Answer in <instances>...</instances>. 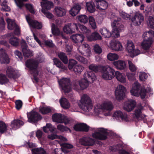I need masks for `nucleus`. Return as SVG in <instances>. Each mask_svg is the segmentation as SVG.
<instances>
[{
  "label": "nucleus",
  "mask_w": 154,
  "mask_h": 154,
  "mask_svg": "<svg viewBox=\"0 0 154 154\" xmlns=\"http://www.w3.org/2000/svg\"><path fill=\"white\" fill-rule=\"evenodd\" d=\"M84 78L82 79L79 82V85L74 84V88L77 91H79L80 89L83 90L87 88L89 85V82L86 79L87 78L89 81L93 82L96 79V77L95 74L92 72L87 71L84 75Z\"/></svg>",
  "instance_id": "obj_3"
},
{
  "label": "nucleus",
  "mask_w": 154,
  "mask_h": 154,
  "mask_svg": "<svg viewBox=\"0 0 154 154\" xmlns=\"http://www.w3.org/2000/svg\"><path fill=\"white\" fill-rule=\"evenodd\" d=\"M147 23L148 25L150 28L154 29V17H149L148 19Z\"/></svg>",
  "instance_id": "obj_58"
},
{
  "label": "nucleus",
  "mask_w": 154,
  "mask_h": 154,
  "mask_svg": "<svg viewBox=\"0 0 154 154\" xmlns=\"http://www.w3.org/2000/svg\"><path fill=\"white\" fill-rule=\"evenodd\" d=\"M154 36V32L153 31L149 30L144 32L143 35V40L147 39L148 38H153Z\"/></svg>",
  "instance_id": "obj_46"
},
{
  "label": "nucleus",
  "mask_w": 154,
  "mask_h": 154,
  "mask_svg": "<svg viewBox=\"0 0 154 154\" xmlns=\"http://www.w3.org/2000/svg\"><path fill=\"white\" fill-rule=\"evenodd\" d=\"M53 60L54 64L57 67L61 69L62 71H64L67 69V67L65 66L58 59L55 58Z\"/></svg>",
  "instance_id": "obj_36"
},
{
  "label": "nucleus",
  "mask_w": 154,
  "mask_h": 154,
  "mask_svg": "<svg viewBox=\"0 0 154 154\" xmlns=\"http://www.w3.org/2000/svg\"><path fill=\"white\" fill-rule=\"evenodd\" d=\"M80 107L85 112H89V115L96 116L100 114L102 111H109L104 114L105 116H110L111 115L109 111L113 108V105L110 101H105L102 103L97 104L94 106L93 112H90L93 107L92 100L90 97L86 94H83L81 96L79 104Z\"/></svg>",
  "instance_id": "obj_1"
},
{
  "label": "nucleus",
  "mask_w": 154,
  "mask_h": 154,
  "mask_svg": "<svg viewBox=\"0 0 154 154\" xmlns=\"http://www.w3.org/2000/svg\"><path fill=\"white\" fill-rule=\"evenodd\" d=\"M54 12L56 15L60 17L64 16L66 13V10L60 7H55L54 9Z\"/></svg>",
  "instance_id": "obj_30"
},
{
  "label": "nucleus",
  "mask_w": 154,
  "mask_h": 154,
  "mask_svg": "<svg viewBox=\"0 0 154 154\" xmlns=\"http://www.w3.org/2000/svg\"><path fill=\"white\" fill-rule=\"evenodd\" d=\"M32 150V154H46L44 149L41 147L35 148Z\"/></svg>",
  "instance_id": "obj_47"
},
{
  "label": "nucleus",
  "mask_w": 154,
  "mask_h": 154,
  "mask_svg": "<svg viewBox=\"0 0 154 154\" xmlns=\"http://www.w3.org/2000/svg\"><path fill=\"white\" fill-rule=\"evenodd\" d=\"M76 20L79 22L83 24H86L88 22V17L85 15H80L76 17Z\"/></svg>",
  "instance_id": "obj_41"
},
{
  "label": "nucleus",
  "mask_w": 154,
  "mask_h": 154,
  "mask_svg": "<svg viewBox=\"0 0 154 154\" xmlns=\"http://www.w3.org/2000/svg\"><path fill=\"white\" fill-rule=\"evenodd\" d=\"M89 23L91 27L94 29H96L97 26L94 18L92 16H90L88 18Z\"/></svg>",
  "instance_id": "obj_56"
},
{
  "label": "nucleus",
  "mask_w": 154,
  "mask_h": 154,
  "mask_svg": "<svg viewBox=\"0 0 154 154\" xmlns=\"http://www.w3.org/2000/svg\"><path fill=\"white\" fill-rule=\"evenodd\" d=\"M97 8L100 10H105L107 8V3L104 0H98L96 1Z\"/></svg>",
  "instance_id": "obj_31"
},
{
  "label": "nucleus",
  "mask_w": 154,
  "mask_h": 154,
  "mask_svg": "<svg viewBox=\"0 0 154 154\" xmlns=\"http://www.w3.org/2000/svg\"><path fill=\"white\" fill-rule=\"evenodd\" d=\"M61 106L64 109H68L70 107V104L68 100L65 98H62L60 100Z\"/></svg>",
  "instance_id": "obj_34"
},
{
  "label": "nucleus",
  "mask_w": 154,
  "mask_h": 154,
  "mask_svg": "<svg viewBox=\"0 0 154 154\" xmlns=\"http://www.w3.org/2000/svg\"><path fill=\"white\" fill-rule=\"evenodd\" d=\"M75 57L76 59L80 62L85 64L88 63V60L83 57L76 55Z\"/></svg>",
  "instance_id": "obj_59"
},
{
  "label": "nucleus",
  "mask_w": 154,
  "mask_h": 154,
  "mask_svg": "<svg viewBox=\"0 0 154 154\" xmlns=\"http://www.w3.org/2000/svg\"><path fill=\"white\" fill-rule=\"evenodd\" d=\"M112 64L118 69L123 70L126 67V64L125 61L122 60H119L113 62Z\"/></svg>",
  "instance_id": "obj_28"
},
{
  "label": "nucleus",
  "mask_w": 154,
  "mask_h": 154,
  "mask_svg": "<svg viewBox=\"0 0 154 154\" xmlns=\"http://www.w3.org/2000/svg\"><path fill=\"white\" fill-rule=\"evenodd\" d=\"M126 49L131 57H133L142 53L138 49H134V45L131 40L128 41Z\"/></svg>",
  "instance_id": "obj_9"
},
{
  "label": "nucleus",
  "mask_w": 154,
  "mask_h": 154,
  "mask_svg": "<svg viewBox=\"0 0 154 154\" xmlns=\"http://www.w3.org/2000/svg\"><path fill=\"white\" fill-rule=\"evenodd\" d=\"M101 77L106 81L110 80L115 76V70L108 65L102 66L101 69Z\"/></svg>",
  "instance_id": "obj_5"
},
{
  "label": "nucleus",
  "mask_w": 154,
  "mask_h": 154,
  "mask_svg": "<svg viewBox=\"0 0 154 154\" xmlns=\"http://www.w3.org/2000/svg\"><path fill=\"white\" fill-rule=\"evenodd\" d=\"M86 7L88 11L90 13L94 12L95 8L94 3L92 2H88L86 3Z\"/></svg>",
  "instance_id": "obj_42"
},
{
  "label": "nucleus",
  "mask_w": 154,
  "mask_h": 154,
  "mask_svg": "<svg viewBox=\"0 0 154 154\" xmlns=\"http://www.w3.org/2000/svg\"><path fill=\"white\" fill-rule=\"evenodd\" d=\"M22 51L25 57H28L32 55V52L27 47L22 46Z\"/></svg>",
  "instance_id": "obj_40"
},
{
  "label": "nucleus",
  "mask_w": 154,
  "mask_h": 154,
  "mask_svg": "<svg viewBox=\"0 0 154 154\" xmlns=\"http://www.w3.org/2000/svg\"><path fill=\"white\" fill-rule=\"evenodd\" d=\"M136 103L133 100L129 99L126 100L124 105V109L128 112L132 110L136 106Z\"/></svg>",
  "instance_id": "obj_17"
},
{
  "label": "nucleus",
  "mask_w": 154,
  "mask_h": 154,
  "mask_svg": "<svg viewBox=\"0 0 154 154\" xmlns=\"http://www.w3.org/2000/svg\"><path fill=\"white\" fill-rule=\"evenodd\" d=\"M56 128L50 123H47L46 125L43 127V129L44 132L48 133L49 131L52 133L54 131Z\"/></svg>",
  "instance_id": "obj_38"
},
{
  "label": "nucleus",
  "mask_w": 154,
  "mask_h": 154,
  "mask_svg": "<svg viewBox=\"0 0 154 154\" xmlns=\"http://www.w3.org/2000/svg\"><path fill=\"white\" fill-rule=\"evenodd\" d=\"M24 123L23 121L17 119H14L11 122V126L13 130H16L23 125Z\"/></svg>",
  "instance_id": "obj_29"
},
{
  "label": "nucleus",
  "mask_w": 154,
  "mask_h": 154,
  "mask_svg": "<svg viewBox=\"0 0 154 154\" xmlns=\"http://www.w3.org/2000/svg\"><path fill=\"white\" fill-rule=\"evenodd\" d=\"M84 69V67L82 65L78 64L73 67V71L76 74L79 75L81 73Z\"/></svg>",
  "instance_id": "obj_45"
},
{
  "label": "nucleus",
  "mask_w": 154,
  "mask_h": 154,
  "mask_svg": "<svg viewBox=\"0 0 154 154\" xmlns=\"http://www.w3.org/2000/svg\"><path fill=\"white\" fill-rule=\"evenodd\" d=\"M147 91L149 95H151L153 94V92L150 88H148L146 90L141 86L140 84L136 82L132 85L130 92L132 95L137 97L140 96L142 99H143L146 95Z\"/></svg>",
  "instance_id": "obj_4"
},
{
  "label": "nucleus",
  "mask_w": 154,
  "mask_h": 154,
  "mask_svg": "<svg viewBox=\"0 0 154 154\" xmlns=\"http://www.w3.org/2000/svg\"><path fill=\"white\" fill-rule=\"evenodd\" d=\"M53 121L57 123H64L65 125L68 124L69 122V119L60 114H55L53 115Z\"/></svg>",
  "instance_id": "obj_13"
},
{
  "label": "nucleus",
  "mask_w": 154,
  "mask_h": 154,
  "mask_svg": "<svg viewBox=\"0 0 154 154\" xmlns=\"http://www.w3.org/2000/svg\"><path fill=\"white\" fill-rule=\"evenodd\" d=\"M51 30L52 34L54 35H59L60 34L59 29L57 28L54 23L51 25Z\"/></svg>",
  "instance_id": "obj_54"
},
{
  "label": "nucleus",
  "mask_w": 154,
  "mask_h": 154,
  "mask_svg": "<svg viewBox=\"0 0 154 154\" xmlns=\"http://www.w3.org/2000/svg\"><path fill=\"white\" fill-rule=\"evenodd\" d=\"M26 20L31 28L32 27L33 28L39 29L42 28V24L41 23L36 21L32 20L30 18L28 15L26 16Z\"/></svg>",
  "instance_id": "obj_20"
},
{
  "label": "nucleus",
  "mask_w": 154,
  "mask_h": 154,
  "mask_svg": "<svg viewBox=\"0 0 154 154\" xmlns=\"http://www.w3.org/2000/svg\"><path fill=\"white\" fill-rule=\"evenodd\" d=\"M94 132L92 135L93 137L100 140H104L107 138V132L106 130L103 128H92Z\"/></svg>",
  "instance_id": "obj_7"
},
{
  "label": "nucleus",
  "mask_w": 154,
  "mask_h": 154,
  "mask_svg": "<svg viewBox=\"0 0 154 154\" xmlns=\"http://www.w3.org/2000/svg\"><path fill=\"white\" fill-rule=\"evenodd\" d=\"M143 109V107L140 106L134 110L132 114V117L136 121H139L144 119L146 116L142 113Z\"/></svg>",
  "instance_id": "obj_10"
},
{
  "label": "nucleus",
  "mask_w": 154,
  "mask_h": 154,
  "mask_svg": "<svg viewBox=\"0 0 154 154\" xmlns=\"http://www.w3.org/2000/svg\"><path fill=\"white\" fill-rule=\"evenodd\" d=\"M117 80L122 83H125L126 82V76L125 74L119 71H115V76Z\"/></svg>",
  "instance_id": "obj_33"
},
{
  "label": "nucleus",
  "mask_w": 154,
  "mask_h": 154,
  "mask_svg": "<svg viewBox=\"0 0 154 154\" xmlns=\"http://www.w3.org/2000/svg\"><path fill=\"white\" fill-rule=\"evenodd\" d=\"M28 121L29 122H34L41 119V116L38 112L33 110L27 113Z\"/></svg>",
  "instance_id": "obj_15"
},
{
  "label": "nucleus",
  "mask_w": 154,
  "mask_h": 154,
  "mask_svg": "<svg viewBox=\"0 0 154 154\" xmlns=\"http://www.w3.org/2000/svg\"><path fill=\"white\" fill-rule=\"evenodd\" d=\"M58 56L60 59L64 63L66 64L68 63V58L65 53L60 52L58 54Z\"/></svg>",
  "instance_id": "obj_48"
},
{
  "label": "nucleus",
  "mask_w": 154,
  "mask_h": 154,
  "mask_svg": "<svg viewBox=\"0 0 154 154\" xmlns=\"http://www.w3.org/2000/svg\"><path fill=\"white\" fill-rule=\"evenodd\" d=\"M51 109L49 107H44L40 109V112L42 114H46L50 112Z\"/></svg>",
  "instance_id": "obj_62"
},
{
  "label": "nucleus",
  "mask_w": 154,
  "mask_h": 154,
  "mask_svg": "<svg viewBox=\"0 0 154 154\" xmlns=\"http://www.w3.org/2000/svg\"><path fill=\"white\" fill-rule=\"evenodd\" d=\"M92 38H89L90 40H94L97 39L100 40L102 38L100 34L96 32H94L92 33Z\"/></svg>",
  "instance_id": "obj_61"
},
{
  "label": "nucleus",
  "mask_w": 154,
  "mask_h": 154,
  "mask_svg": "<svg viewBox=\"0 0 154 154\" xmlns=\"http://www.w3.org/2000/svg\"><path fill=\"white\" fill-rule=\"evenodd\" d=\"M74 129L77 131L87 132L89 130V127L84 123H77L74 126Z\"/></svg>",
  "instance_id": "obj_26"
},
{
  "label": "nucleus",
  "mask_w": 154,
  "mask_h": 154,
  "mask_svg": "<svg viewBox=\"0 0 154 154\" xmlns=\"http://www.w3.org/2000/svg\"><path fill=\"white\" fill-rule=\"evenodd\" d=\"M41 7H42V11L47 17L49 19H51L53 18V15L51 13L48 12L46 10H44V6L42 4V3H41Z\"/></svg>",
  "instance_id": "obj_52"
},
{
  "label": "nucleus",
  "mask_w": 154,
  "mask_h": 154,
  "mask_svg": "<svg viewBox=\"0 0 154 154\" xmlns=\"http://www.w3.org/2000/svg\"><path fill=\"white\" fill-rule=\"evenodd\" d=\"M58 82L60 89L62 92L66 93L71 91V81L69 78H63Z\"/></svg>",
  "instance_id": "obj_8"
},
{
  "label": "nucleus",
  "mask_w": 154,
  "mask_h": 154,
  "mask_svg": "<svg viewBox=\"0 0 154 154\" xmlns=\"http://www.w3.org/2000/svg\"><path fill=\"white\" fill-rule=\"evenodd\" d=\"M7 129V126L5 123L0 122V132L1 133H4Z\"/></svg>",
  "instance_id": "obj_64"
},
{
  "label": "nucleus",
  "mask_w": 154,
  "mask_h": 154,
  "mask_svg": "<svg viewBox=\"0 0 154 154\" xmlns=\"http://www.w3.org/2000/svg\"><path fill=\"white\" fill-rule=\"evenodd\" d=\"M77 25L78 28V29L79 27V28L81 32L83 33L88 34L90 32L91 30L82 24H81L79 23H77Z\"/></svg>",
  "instance_id": "obj_44"
},
{
  "label": "nucleus",
  "mask_w": 154,
  "mask_h": 154,
  "mask_svg": "<svg viewBox=\"0 0 154 154\" xmlns=\"http://www.w3.org/2000/svg\"><path fill=\"white\" fill-rule=\"evenodd\" d=\"M18 73L17 70L11 66L8 67L6 71V75L9 78H15L17 77Z\"/></svg>",
  "instance_id": "obj_21"
},
{
  "label": "nucleus",
  "mask_w": 154,
  "mask_h": 154,
  "mask_svg": "<svg viewBox=\"0 0 154 154\" xmlns=\"http://www.w3.org/2000/svg\"><path fill=\"white\" fill-rule=\"evenodd\" d=\"M100 32L101 35L105 38H109L112 36L114 37L112 34L106 28L101 29L100 30Z\"/></svg>",
  "instance_id": "obj_37"
},
{
  "label": "nucleus",
  "mask_w": 154,
  "mask_h": 154,
  "mask_svg": "<svg viewBox=\"0 0 154 154\" xmlns=\"http://www.w3.org/2000/svg\"><path fill=\"white\" fill-rule=\"evenodd\" d=\"M77 50L79 53L82 54H85L88 57H90L91 54L90 48L88 44L84 43L81 45Z\"/></svg>",
  "instance_id": "obj_16"
},
{
  "label": "nucleus",
  "mask_w": 154,
  "mask_h": 154,
  "mask_svg": "<svg viewBox=\"0 0 154 154\" xmlns=\"http://www.w3.org/2000/svg\"><path fill=\"white\" fill-rule=\"evenodd\" d=\"M1 5L2 7L1 9L2 11H10V8L7 5V3L6 1H4Z\"/></svg>",
  "instance_id": "obj_57"
},
{
  "label": "nucleus",
  "mask_w": 154,
  "mask_h": 154,
  "mask_svg": "<svg viewBox=\"0 0 154 154\" xmlns=\"http://www.w3.org/2000/svg\"><path fill=\"white\" fill-rule=\"evenodd\" d=\"M77 62L73 59L69 60L68 65V68L70 70H72L77 64Z\"/></svg>",
  "instance_id": "obj_60"
},
{
  "label": "nucleus",
  "mask_w": 154,
  "mask_h": 154,
  "mask_svg": "<svg viewBox=\"0 0 154 154\" xmlns=\"http://www.w3.org/2000/svg\"><path fill=\"white\" fill-rule=\"evenodd\" d=\"M57 128L61 132H69L70 133L71 132V130L69 128L66 127L61 124H59L57 125Z\"/></svg>",
  "instance_id": "obj_50"
},
{
  "label": "nucleus",
  "mask_w": 154,
  "mask_h": 154,
  "mask_svg": "<svg viewBox=\"0 0 154 154\" xmlns=\"http://www.w3.org/2000/svg\"><path fill=\"white\" fill-rule=\"evenodd\" d=\"M80 143L85 146H92L94 143V141L93 139L89 137H84L79 140Z\"/></svg>",
  "instance_id": "obj_22"
},
{
  "label": "nucleus",
  "mask_w": 154,
  "mask_h": 154,
  "mask_svg": "<svg viewBox=\"0 0 154 154\" xmlns=\"http://www.w3.org/2000/svg\"><path fill=\"white\" fill-rule=\"evenodd\" d=\"M44 60L42 54L40 53L37 55L36 60H28L26 62V66L29 69L31 73L36 82L38 81V78L40 76L39 71L37 68L39 62H42Z\"/></svg>",
  "instance_id": "obj_2"
},
{
  "label": "nucleus",
  "mask_w": 154,
  "mask_h": 154,
  "mask_svg": "<svg viewBox=\"0 0 154 154\" xmlns=\"http://www.w3.org/2000/svg\"><path fill=\"white\" fill-rule=\"evenodd\" d=\"M8 81V79L5 75L0 74V84H3Z\"/></svg>",
  "instance_id": "obj_63"
},
{
  "label": "nucleus",
  "mask_w": 154,
  "mask_h": 154,
  "mask_svg": "<svg viewBox=\"0 0 154 154\" xmlns=\"http://www.w3.org/2000/svg\"><path fill=\"white\" fill-rule=\"evenodd\" d=\"M42 2H41L42 3V4L44 6V10H49L53 7V3L48 0H42Z\"/></svg>",
  "instance_id": "obj_39"
},
{
  "label": "nucleus",
  "mask_w": 154,
  "mask_h": 154,
  "mask_svg": "<svg viewBox=\"0 0 154 154\" xmlns=\"http://www.w3.org/2000/svg\"><path fill=\"white\" fill-rule=\"evenodd\" d=\"M132 24L137 26L139 25L144 20V18L141 14L136 13L134 17L132 19Z\"/></svg>",
  "instance_id": "obj_23"
},
{
  "label": "nucleus",
  "mask_w": 154,
  "mask_h": 154,
  "mask_svg": "<svg viewBox=\"0 0 154 154\" xmlns=\"http://www.w3.org/2000/svg\"><path fill=\"white\" fill-rule=\"evenodd\" d=\"M62 151L66 153L68 152L66 149H72L73 147V145L71 144L64 143L60 145Z\"/></svg>",
  "instance_id": "obj_43"
},
{
  "label": "nucleus",
  "mask_w": 154,
  "mask_h": 154,
  "mask_svg": "<svg viewBox=\"0 0 154 154\" xmlns=\"http://www.w3.org/2000/svg\"><path fill=\"white\" fill-rule=\"evenodd\" d=\"M112 34L114 38L119 36V32L123 30L124 26L122 24L121 19L116 17H115L114 21L111 23Z\"/></svg>",
  "instance_id": "obj_6"
},
{
  "label": "nucleus",
  "mask_w": 154,
  "mask_h": 154,
  "mask_svg": "<svg viewBox=\"0 0 154 154\" xmlns=\"http://www.w3.org/2000/svg\"><path fill=\"white\" fill-rule=\"evenodd\" d=\"M153 42V38H148L147 39H144L141 43V47L144 49L147 50L149 48Z\"/></svg>",
  "instance_id": "obj_27"
},
{
  "label": "nucleus",
  "mask_w": 154,
  "mask_h": 154,
  "mask_svg": "<svg viewBox=\"0 0 154 154\" xmlns=\"http://www.w3.org/2000/svg\"><path fill=\"white\" fill-rule=\"evenodd\" d=\"M70 38L74 43H79L84 40V37L82 34H76L72 35Z\"/></svg>",
  "instance_id": "obj_25"
},
{
  "label": "nucleus",
  "mask_w": 154,
  "mask_h": 154,
  "mask_svg": "<svg viewBox=\"0 0 154 154\" xmlns=\"http://www.w3.org/2000/svg\"><path fill=\"white\" fill-rule=\"evenodd\" d=\"M81 8V7L79 4H75L69 10V14L72 16H75L79 13Z\"/></svg>",
  "instance_id": "obj_32"
},
{
  "label": "nucleus",
  "mask_w": 154,
  "mask_h": 154,
  "mask_svg": "<svg viewBox=\"0 0 154 154\" xmlns=\"http://www.w3.org/2000/svg\"><path fill=\"white\" fill-rule=\"evenodd\" d=\"M102 66L100 65H96L94 64H92L89 66V68L94 72H97L98 71L100 68H101Z\"/></svg>",
  "instance_id": "obj_55"
},
{
  "label": "nucleus",
  "mask_w": 154,
  "mask_h": 154,
  "mask_svg": "<svg viewBox=\"0 0 154 154\" xmlns=\"http://www.w3.org/2000/svg\"><path fill=\"white\" fill-rule=\"evenodd\" d=\"M77 23H69L65 25L63 28V31L67 34H71L79 30Z\"/></svg>",
  "instance_id": "obj_14"
},
{
  "label": "nucleus",
  "mask_w": 154,
  "mask_h": 154,
  "mask_svg": "<svg viewBox=\"0 0 154 154\" xmlns=\"http://www.w3.org/2000/svg\"><path fill=\"white\" fill-rule=\"evenodd\" d=\"M128 62L129 68L130 71L133 72H136L137 69V66L130 60H128Z\"/></svg>",
  "instance_id": "obj_49"
},
{
  "label": "nucleus",
  "mask_w": 154,
  "mask_h": 154,
  "mask_svg": "<svg viewBox=\"0 0 154 154\" xmlns=\"http://www.w3.org/2000/svg\"><path fill=\"white\" fill-rule=\"evenodd\" d=\"M10 61L8 56L6 53L5 50L2 48L0 49V63H8Z\"/></svg>",
  "instance_id": "obj_24"
},
{
  "label": "nucleus",
  "mask_w": 154,
  "mask_h": 154,
  "mask_svg": "<svg viewBox=\"0 0 154 154\" xmlns=\"http://www.w3.org/2000/svg\"><path fill=\"white\" fill-rule=\"evenodd\" d=\"M107 58L110 61L117 60L119 58V56L116 54L109 53L107 55Z\"/></svg>",
  "instance_id": "obj_53"
},
{
  "label": "nucleus",
  "mask_w": 154,
  "mask_h": 154,
  "mask_svg": "<svg viewBox=\"0 0 154 154\" xmlns=\"http://www.w3.org/2000/svg\"><path fill=\"white\" fill-rule=\"evenodd\" d=\"M122 149V146L120 145H118L115 146H111L109 148L110 150L112 151H119V154H129V153L124 150H120Z\"/></svg>",
  "instance_id": "obj_35"
},
{
  "label": "nucleus",
  "mask_w": 154,
  "mask_h": 154,
  "mask_svg": "<svg viewBox=\"0 0 154 154\" xmlns=\"http://www.w3.org/2000/svg\"><path fill=\"white\" fill-rule=\"evenodd\" d=\"M109 47L112 50L117 51H122L123 48L121 43L119 41L116 40L110 41Z\"/></svg>",
  "instance_id": "obj_19"
},
{
  "label": "nucleus",
  "mask_w": 154,
  "mask_h": 154,
  "mask_svg": "<svg viewBox=\"0 0 154 154\" xmlns=\"http://www.w3.org/2000/svg\"><path fill=\"white\" fill-rule=\"evenodd\" d=\"M9 42L12 45L16 46H18L19 43V39L17 37L11 38L9 40Z\"/></svg>",
  "instance_id": "obj_51"
},
{
  "label": "nucleus",
  "mask_w": 154,
  "mask_h": 154,
  "mask_svg": "<svg viewBox=\"0 0 154 154\" xmlns=\"http://www.w3.org/2000/svg\"><path fill=\"white\" fill-rule=\"evenodd\" d=\"M113 116L116 118L120 119L122 121L125 122H129L131 120L127 114L123 113L120 111H115L113 114Z\"/></svg>",
  "instance_id": "obj_18"
},
{
  "label": "nucleus",
  "mask_w": 154,
  "mask_h": 154,
  "mask_svg": "<svg viewBox=\"0 0 154 154\" xmlns=\"http://www.w3.org/2000/svg\"><path fill=\"white\" fill-rule=\"evenodd\" d=\"M7 23L8 28L9 30L14 29V33L17 35L20 34V30L19 27L16 24L14 20L10 18L6 19Z\"/></svg>",
  "instance_id": "obj_11"
},
{
  "label": "nucleus",
  "mask_w": 154,
  "mask_h": 154,
  "mask_svg": "<svg viewBox=\"0 0 154 154\" xmlns=\"http://www.w3.org/2000/svg\"><path fill=\"white\" fill-rule=\"evenodd\" d=\"M126 89L122 85H119L116 88L115 94L116 99L118 100L123 99L125 95Z\"/></svg>",
  "instance_id": "obj_12"
}]
</instances>
